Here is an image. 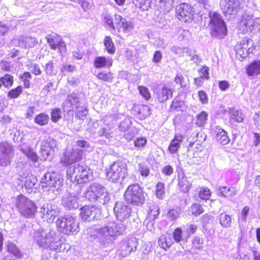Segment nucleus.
I'll list each match as a JSON object with an SVG mask.
<instances>
[{
	"instance_id": "nucleus-1",
	"label": "nucleus",
	"mask_w": 260,
	"mask_h": 260,
	"mask_svg": "<svg viewBox=\"0 0 260 260\" xmlns=\"http://www.w3.org/2000/svg\"><path fill=\"white\" fill-rule=\"evenodd\" d=\"M34 242L40 248L49 249L56 251H68L70 246L63 243L56 236L55 232H47L43 229H39L33 233Z\"/></svg>"
},
{
	"instance_id": "nucleus-2",
	"label": "nucleus",
	"mask_w": 260,
	"mask_h": 260,
	"mask_svg": "<svg viewBox=\"0 0 260 260\" xmlns=\"http://www.w3.org/2000/svg\"><path fill=\"white\" fill-rule=\"evenodd\" d=\"M125 227V224L121 221L110 222L98 230L96 236L100 244L104 247H108L112 244L117 237L124 232Z\"/></svg>"
},
{
	"instance_id": "nucleus-3",
	"label": "nucleus",
	"mask_w": 260,
	"mask_h": 260,
	"mask_svg": "<svg viewBox=\"0 0 260 260\" xmlns=\"http://www.w3.org/2000/svg\"><path fill=\"white\" fill-rule=\"evenodd\" d=\"M67 176L71 182L85 183L92 179V172L89 168L84 164H76L70 167L67 171Z\"/></svg>"
},
{
	"instance_id": "nucleus-4",
	"label": "nucleus",
	"mask_w": 260,
	"mask_h": 260,
	"mask_svg": "<svg viewBox=\"0 0 260 260\" xmlns=\"http://www.w3.org/2000/svg\"><path fill=\"white\" fill-rule=\"evenodd\" d=\"M85 197L90 202L98 201L103 204H106L110 200L109 194L106 188L99 183L90 185L86 189Z\"/></svg>"
},
{
	"instance_id": "nucleus-5",
	"label": "nucleus",
	"mask_w": 260,
	"mask_h": 260,
	"mask_svg": "<svg viewBox=\"0 0 260 260\" xmlns=\"http://www.w3.org/2000/svg\"><path fill=\"white\" fill-rule=\"evenodd\" d=\"M209 17L211 36L219 39L223 38L226 35L227 28L222 17L215 12L210 13Z\"/></svg>"
},
{
	"instance_id": "nucleus-6",
	"label": "nucleus",
	"mask_w": 260,
	"mask_h": 260,
	"mask_svg": "<svg viewBox=\"0 0 260 260\" xmlns=\"http://www.w3.org/2000/svg\"><path fill=\"white\" fill-rule=\"evenodd\" d=\"M56 224L58 231L65 235L75 234L79 231V222L72 216L59 217Z\"/></svg>"
},
{
	"instance_id": "nucleus-7",
	"label": "nucleus",
	"mask_w": 260,
	"mask_h": 260,
	"mask_svg": "<svg viewBox=\"0 0 260 260\" xmlns=\"http://www.w3.org/2000/svg\"><path fill=\"white\" fill-rule=\"evenodd\" d=\"M127 176V166L122 161L113 163L107 172V177L113 182L122 183Z\"/></svg>"
},
{
	"instance_id": "nucleus-8",
	"label": "nucleus",
	"mask_w": 260,
	"mask_h": 260,
	"mask_svg": "<svg viewBox=\"0 0 260 260\" xmlns=\"http://www.w3.org/2000/svg\"><path fill=\"white\" fill-rule=\"evenodd\" d=\"M77 144L81 149H77L72 151H67L60 160V162L63 166H67L80 160L83 154L82 152L87 150V148L89 147V143L83 140L78 141Z\"/></svg>"
},
{
	"instance_id": "nucleus-9",
	"label": "nucleus",
	"mask_w": 260,
	"mask_h": 260,
	"mask_svg": "<svg viewBox=\"0 0 260 260\" xmlns=\"http://www.w3.org/2000/svg\"><path fill=\"white\" fill-rule=\"evenodd\" d=\"M40 183L46 190L55 193L61 188L63 179L55 172H47L41 178Z\"/></svg>"
},
{
	"instance_id": "nucleus-10",
	"label": "nucleus",
	"mask_w": 260,
	"mask_h": 260,
	"mask_svg": "<svg viewBox=\"0 0 260 260\" xmlns=\"http://www.w3.org/2000/svg\"><path fill=\"white\" fill-rule=\"evenodd\" d=\"M124 196L127 203L134 205L143 204L145 201L144 191L138 184L129 185L125 191Z\"/></svg>"
},
{
	"instance_id": "nucleus-11",
	"label": "nucleus",
	"mask_w": 260,
	"mask_h": 260,
	"mask_svg": "<svg viewBox=\"0 0 260 260\" xmlns=\"http://www.w3.org/2000/svg\"><path fill=\"white\" fill-rule=\"evenodd\" d=\"M15 206L19 213L24 217H32L36 211L35 204L23 195H19L15 199Z\"/></svg>"
},
{
	"instance_id": "nucleus-12",
	"label": "nucleus",
	"mask_w": 260,
	"mask_h": 260,
	"mask_svg": "<svg viewBox=\"0 0 260 260\" xmlns=\"http://www.w3.org/2000/svg\"><path fill=\"white\" fill-rule=\"evenodd\" d=\"M14 155V147L7 142L0 143V166L7 167L10 165Z\"/></svg>"
},
{
	"instance_id": "nucleus-13",
	"label": "nucleus",
	"mask_w": 260,
	"mask_h": 260,
	"mask_svg": "<svg viewBox=\"0 0 260 260\" xmlns=\"http://www.w3.org/2000/svg\"><path fill=\"white\" fill-rule=\"evenodd\" d=\"M57 206L51 203L44 204L40 208V217L47 222H53L55 218L59 214Z\"/></svg>"
},
{
	"instance_id": "nucleus-14",
	"label": "nucleus",
	"mask_w": 260,
	"mask_h": 260,
	"mask_svg": "<svg viewBox=\"0 0 260 260\" xmlns=\"http://www.w3.org/2000/svg\"><path fill=\"white\" fill-rule=\"evenodd\" d=\"M177 18L184 22H189L193 19L192 7L187 3H181L176 7Z\"/></svg>"
},
{
	"instance_id": "nucleus-15",
	"label": "nucleus",
	"mask_w": 260,
	"mask_h": 260,
	"mask_svg": "<svg viewBox=\"0 0 260 260\" xmlns=\"http://www.w3.org/2000/svg\"><path fill=\"white\" fill-rule=\"evenodd\" d=\"M252 41L248 38L243 39L235 46L237 58L239 60L245 58L252 52Z\"/></svg>"
},
{
	"instance_id": "nucleus-16",
	"label": "nucleus",
	"mask_w": 260,
	"mask_h": 260,
	"mask_svg": "<svg viewBox=\"0 0 260 260\" xmlns=\"http://www.w3.org/2000/svg\"><path fill=\"white\" fill-rule=\"evenodd\" d=\"M138 246V240L135 237L124 239L121 241L119 249V253L123 256L129 255L133 251H135Z\"/></svg>"
},
{
	"instance_id": "nucleus-17",
	"label": "nucleus",
	"mask_w": 260,
	"mask_h": 260,
	"mask_svg": "<svg viewBox=\"0 0 260 260\" xmlns=\"http://www.w3.org/2000/svg\"><path fill=\"white\" fill-rule=\"evenodd\" d=\"M56 147V141L53 139L48 137L43 140L41 144L40 153L43 159H47L49 156L54 152Z\"/></svg>"
},
{
	"instance_id": "nucleus-18",
	"label": "nucleus",
	"mask_w": 260,
	"mask_h": 260,
	"mask_svg": "<svg viewBox=\"0 0 260 260\" xmlns=\"http://www.w3.org/2000/svg\"><path fill=\"white\" fill-rule=\"evenodd\" d=\"M114 212L117 219L121 221L130 216L131 208L127 205V203L117 202L115 205Z\"/></svg>"
},
{
	"instance_id": "nucleus-19",
	"label": "nucleus",
	"mask_w": 260,
	"mask_h": 260,
	"mask_svg": "<svg viewBox=\"0 0 260 260\" xmlns=\"http://www.w3.org/2000/svg\"><path fill=\"white\" fill-rule=\"evenodd\" d=\"M80 216L84 221L98 219L100 217V211L94 206H85L80 209Z\"/></svg>"
},
{
	"instance_id": "nucleus-20",
	"label": "nucleus",
	"mask_w": 260,
	"mask_h": 260,
	"mask_svg": "<svg viewBox=\"0 0 260 260\" xmlns=\"http://www.w3.org/2000/svg\"><path fill=\"white\" fill-rule=\"evenodd\" d=\"M79 195L75 193H68L62 198L61 204L68 210L77 209L79 207Z\"/></svg>"
},
{
	"instance_id": "nucleus-21",
	"label": "nucleus",
	"mask_w": 260,
	"mask_h": 260,
	"mask_svg": "<svg viewBox=\"0 0 260 260\" xmlns=\"http://www.w3.org/2000/svg\"><path fill=\"white\" fill-rule=\"evenodd\" d=\"M220 7L225 15L236 14L239 9L238 0H221Z\"/></svg>"
},
{
	"instance_id": "nucleus-22",
	"label": "nucleus",
	"mask_w": 260,
	"mask_h": 260,
	"mask_svg": "<svg viewBox=\"0 0 260 260\" xmlns=\"http://www.w3.org/2000/svg\"><path fill=\"white\" fill-rule=\"evenodd\" d=\"M114 21L115 29H117L119 32H129L133 29V25L132 22L127 21L125 18L119 14H115L114 15Z\"/></svg>"
},
{
	"instance_id": "nucleus-23",
	"label": "nucleus",
	"mask_w": 260,
	"mask_h": 260,
	"mask_svg": "<svg viewBox=\"0 0 260 260\" xmlns=\"http://www.w3.org/2000/svg\"><path fill=\"white\" fill-rule=\"evenodd\" d=\"M20 180L24 185L26 191L30 193L32 192L33 188H36L35 186L37 183V178L32 174L27 173L26 175L24 174V176H19Z\"/></svg>"
},
{
	"instance_id": "nucleus-24",
	"label": "nucleus",
	"mask_w": 260,
	"mask_h": 260,
	"mask_svg": "<svg viewBox=\"0 0 260 260\" xmlns=\"http://www.w3.org/2000/svg\"><path fill=\"white\" fill-rule=\"evenodd\" d=\"M178 184L180 191L186 193L189 191L192 186V180L187 178L183 172L178 174Z\"/></svg>"
},
{
	"instance_id": "nucleus-25",
	"label": "nucleus",
	"mask_w": 260,
	"mask_h": 260,
	"mask_svg": "<svg viewBox=\"0 0 260 260\" xmlns=\"http://www.w3.org/2000/svg\"><path fill=\"white\" fill-rule=\"evenodd\" d=\"M17 42L19 46L25 48L33 47L38 43L36 38L30 37H22L18 40H15L13 43L16 44Z\"/></svg>"
},
{
	"instance_id": "nucleus-26",
	"label": "nucleus",
	"mask_w": 260,
	"mask_h": 260,
	"mask_svg": "<svg viewBox=\"0 0 260 260\" xmlns=\"http://www.w3.org/2000/svg\"><path fill=\"white\" fill-rule=\"evenodd\" d=\"M237 190L234 187L220 186L217 188V194L225 198H230L236 196Z\"/></svg>"
},
{
	"instance_id": "nucleus-27",
	"label": "nucleus",
	"mask_w": 260,
	"mask_h": 260,
	"mask_svg": "<svg viewBox=\"0 0 260 260\" xmlns=\"http://www.w3.org/2000/svg\"><path fill=\"white\" fill-rule=\"evenodd\" d=\"M112 63V59L110 57L98 56L94 59V66L96 68L110 67Z\"/></svg>"
},
{
	"instance_id": "nucleus-28",
	"label": "nucleus",
	"mask_w": 260,
	"mask_h": 260,
	"mask_svg": "<svg viewBox=\"0 0 260 260\" xmlns=\"http://www.w3.org/2000/svg\"><path fill=\"white\" fill-rule=\"evenodd\" d=\"M223 114L226 112L230 114V120H234L237 122H242L245 118V115L241 110H236L234 108H230L229 110H223Z\"/></svg>"
},
{
	"instance_id": "nucleus-29",
	"label": "nucleus",
	"mask_w": 260,
	"mask_h": 260,
	"mask_svg": "<svg viewBox=\"0 0 260 260\" xmlns=\"http://www.w3.org/2000/svg\"><path fill=\"white\" fill-rule=\"evenodd\" d=\"M121 116L122 114L120 113L108 114L104 117L103 119L105 124L111 129L113 128L116 121L121 118Z\"/></svg>"
},
{
	"instance_id": "nucleus-30",
	"label": "nucleus",
	"mask_w": 260,
	"mask_h": 260,
	"mask_svg": "<svg viewBox=\"0 0 260 260\" xmlns=\"http://www.w3.org/2000/svg\"><path fill=\"white\" fill-rule=\"evenodd\" d=\"M183 138V136L180 134L175 136L168 147V151L170 153L174 154L177 152L180 147Z\"/></svg>"
},
{
	"instance_id": "nucleus-31",
	"label": "nucleus",
	"mask_w": 260,
	"mask_h": 260,
	"mask_svg": "<svg viewBox=\"0 0 260 260\" xmlns=\"http://www.w3.org/2000/svg\"><path fill=\"white\" fill-rule=\"evenodd\" d=\"M158 243L160 247L166 250L173 243V239L170 234H166L159 238Z\"/></svg>"
},
{
	"instance_id": "nucleus-32",
	"label": "nucleus",
	"mask_w": 260,
	"mask_h": 260,
	"mask_svg": "<svg viewBox=\"0 0 260 260\" xmlns=\"http://www.w3.org/2000/svg\"><path fill=\"white\" fill-rule=\"evenodd\" d=\"M215 133L217 141L222 145L227 144L230 139L227 135V133L219 127H216Z\"/></svg>"
},
{
	"instance_id": "nucleus-33",
	"label": "nucleus",
	"mask_w": 260,
	"mask_h": 260,
	"mask_svg": "<svg viewBox=\"0 0 260 260\" xmlns=\"http://www.w3.org/2000/svg\"><path fill=\"white\" fill-rule=\"evenodd\" d=\"M46 39L51 48L53 50L62 45L61 39L56 34L49 35L46 37Z\"/></svg>"
},
{
	"instance_id": "nucleus-34",
	"label": "nucleus",
	"mask_w": 260,
	"mask_h": 260,
	"mask_svg": "<svg viewBox=\"0 0 260 260\" xmlns=\"http://www.w3.org/2000/svg\"><path fill=\"white\" fill-rule=\"evenodd\" d=\"M173 91L172 89L167 86H164L157 93L158 100L163 102L168 99L172 97Z\"/></svg>"
},
{
	"instance_id": "nucleus-35",
	"label": "nucleus",
	"mask_w": 260,
	"mask_h": 260,
	"mask_svg": "<svg viewBox=\"0 0 260 260\" xmlns=\"http://www.w3.org/2000/svg\"><path fill=\"white\" fill-rule=\"evenodd\" d=\"M246 71L249 76H257L260 74V60L250 63L246 68Z\"/></svg>"
},
{
	"instance_id": "nucleus-36",
	"label": "nucleus",
	"mask_w": 260,
	"mask_h": 260,
	"mask_svg": "<svg viewBox=\"0 0 260 260\" xmlns=\"http://www.w3.org/2000/svg\"><path fill=\"white\" fill-rule=\"evenodd\" d=\"M220 224L222 227L228 228L231 227L232 223L231 216L225 212L220 213L217 217Z\"/></svg>"
},
{
	"instance_id": "nucleus-37",
	"label": "nucleus",
	"mask_w": 260,
	"mask_h": 260,
	"mask_svg": "<svg viewBox=\"0 0 260 260\" xmlns=\"http://www.w3.org/2000/svg\"><path fill=\"white\" fill-rule=\"evenodd\" d=\"M160 11L164 13L169 12L173 8L174 0H156Z\"/></svg>"
},
{
	"instance_id": "nucleus-38",
	"label": "nucleus",
	"mask_w": 260,
	"mask_h": 260,
	"mask_svg": "<svg viewBox=\"0 0 260 260\" xmlns=\"http://www.w3.org/2000/svg\"><path fill=\"white\" fill-rule=\"evenodd\" d=\"M186 109V106L184 103L180 100H178L176 99H174L172 101L170 108L171 112L174 111H183Z\"/></svg>"
},
{
	"instance_id": "nucleus-39",
	"label": "nucleus",
	"mask_w": 260,
	"mask_h": 260,
	"mask_svg": "<svg viewBox=\"0 0 260 260\" xmlns=\"http://www.w3.org/2000/svg\"><path fill=\"white\" fill-rule=\"evenodd\" d=\"M104 44L105 49L108 53L113 54L115 53L116 49L114 43L110 36H106L104 40Z\"/></svg>"
},
{
	"instance_id": "nucleus-40",
	"label": "nucleus",
	"mask_w": 260,
	"mask_h": 260,
	"mask_svg": "<svg viewBox=\"0 0 260 260\" xmlns=\"http://www.w3.org/2000/svg\"><path fill=\"white\" fill-rule=\"evenodd\" d=\"M159 208L155 204H151L149 207V211L147 217L150 220L155 219L159 214Z\"/></svg>"
},
{
	"instance_id": "nucleus-41",
	"label": "nucleus",
	"mask_w": 260,
	"mask_h": 260,
	"mask_svg": "<svg viewBox=\"0 0 260 260\" xmlns=\"http://www.w3.org/2000/svg\"><path fill=\"white\" fill-rule=\"evenodd\" d=\"M7 249L9 253L13 254L17 257H20L22 255V253L18 247L11 241L7 242Z\"/></svg>"
},
{
	"instance_id": "nucleus-42",
	"label": "nucleus",
	"mask_w": 260,
	"mask_h": 260,
	"mask_svg": "<svg viewBox=\"0 0 260 260\" xmlns=\"http://www.w3.org/2000/svg\"><path fill=\"white\" fill-rule=\"evenodd\" d=\"M151 1V0H133V3L136 7L142 11H145L149 8Z\"/></svg>"
},
{
	"instance_id": "nucleus-43",
	"label": "nucleus",
	"mask_w": 260,
	"mask_h": 260,
	"mask_svg": "<svg viewBox=\"0 0 260 260\" xmlns=\"http://www.w3.org/2000/svg\"><path fill=\"white\" fill-rule=\"evenodd\" d=\"M249 212V207L245 206L240 214L238 215V222L239 225H243L245 223L247 217Z\"/></svg>"
},
{
	"instance_id": "nucleus-44",
	"label": "nucleus",
	"mask_w": 260,
	"mask_h": 260,
	"mask_svg": "<svg viewBox=\"0 0 260 260\" xmlns=\"http://www.w3.org/2000/svg\"><path fill=\"white\" fill-rule=\"evenodd\" d=\"M49 119V116L43 113L38 114L35 117V122L40 125H45L48 123Z\"/></svg>"
},
{
	"instance_id": "nucleus-45",
	"label": "nucleus",
	"mask_w": 260,
	"mask_h": 260,
	"mask_svg": "<svg viewBox=\"0 0 260 260\" xmlns=\"http://www.w3.org/2000/svg\"><path fill=\"white\" fill-rule=\"evenodd\" d=\"M21 150L22 152L32 161L36 162L38 160V157L37 154L30 148L27 147L26 149L22 148Z\"/></svg>"
},
{
	"instance_id": "nucleus-46",
	"label": "nucleus",
	"mask_w": 260,
	"mask_h": 260,
	"mask_svg": "<svg viewBox=\"0 0 260 260\" xmlns=\"http://www.w3.org/2000/svg\"><path fill=\"white\" fill-rule=\"evenodd\" d=\"M132 123V122L130 118H125L119 123L118 125L119 130L123 132L128 131Z\"/></svg>"
},
{
	"instance_id": "nucleus-47",
	"label": "nucleus",
	"mask_w": 260,
	"mask_h": 260,
	"mask_svg": "<svg viewBox=\"0 0 260 260\" xmlns=\"http://www.w3.org/2000/svg\"><path fill=\"white\" fill-rule=\"evenodd\" d=\"M13 83V78L10 75H6L0 78V88L3 85L6 87H11Z\"/></svg>"
},
{
	"instance_id": "nucleus-48",
	"label": "nucleus",
	"mask_w": 260,
	"mask_h": 260,
	"mask_svg": "<svg viewBox=\"0 0 260 260\" xmlns=\"http://www.w3.org/2000/svg\"><path fill=\"white\" fill-rule=\"evenodd\" d=\"M155 193L156 197L159 199H162L165 197V185L163 183L159 182L156 186Z\"/></svg>"
},
{
	"instance_id": "nucleus-49",
	"label": "nucleus",
	"mask_w": 260,
	"mask_h": 260,
	"mask_svg": "<svg viewBox=\"0 0 260 260\" xmlns=\"http://www.w3.org/2000/svg\"><path fill=\"white\" fill-rule=\"evenodd\" d=\"M104 18V22L106 23L110 28L115 30V24L114 22L113 17L110 14L105 13L103 15Z\"/></svg>"
},
{
	"instance_id": "nucleus-50",
	"label": "nucleus",
	"mask_w": 260,
	"mask_h": 260,
	"mask_svg": "<svg viewBox=\"0 0 260 260\" xmlns=\"http://www.w3.org/2000/svg\"><path fill=\"white\" fill-rule=\"evenodd\" d=\"M207 113L205 111L201 112L197 116L196 124L199 126H203L207 120Z\"/></svg>"
},
{
	"instance_id": "nucleus-51",
	"label": "nucleus",
	"mask_w": 260,
	"mask_h": 260,
	"mask_svg": "<svg viewBox=\"0 0 260 260\" xmlns=\"http://www.w3.org/2000/svg\"><path fill=\"white\" fill-rule=\"evenodd\" d=\"M46 74L48 76H53L56 75L57 70L55 69L53 63L49 61L47 63L44 67Z\"/></svg>"
},
{
	"instance_id": "nucleus-52",
	"label": "nucleus",
	"mask_w": 260,
	"mask_h": 260,
	"mask_svg": "<svg viewBox=\"0 0 260 260\" xmlns=\"http://www.w3.org/2000/svg\"><path fill=\"white\" fill-rule=\"evenodd\" d=\"M88 114V110L83 107H76V116L80 119H84Z\"/></svg>"
},
{
	"instance_id": "nucleus-53",
	"label": "nucleus",
	"mask_w": 260,
	"mask_h": 260,
	"mask_svg": "<svg viewBox=\"0 0 260 260\" xmlns=\"http://www.w3.org/2000/svg\"><path fill=\"white\" fill-rule=\"evenodd\" d=\"M31 78V75L30 73L26 72L20 75V79L24 83L25 87L28 88L30 85V80Z\"/></svg>"
},
{
	"instance_id": "nucleus-54",
	"label": "nucleus",
	"mask_w": 260,
	"mask_h": 260,
	"mask_svg": "<svg viewBox=\"0 0 260 260\" xmlns=\"http://www.w3.org/2000/svg\"><path fill=\"white\" fill-rule=\"evenodd\" d=\"M61 117V112L59 108H55L52 110L51 112V119L54 122L58 121Z\"/></svg>"
},
{
	"instance_id": "nucleus-55",
	"label": "nucleus",
	"mask_w": 260,
	"mask_h": 260,
	"mask_svg": "<svg viewBox=\"0 0 260 260\" xmlns=\"http://www.w3.org/2000/svg\"><path fill=\"white\" fill-rule=\"evenodd\" d=\"M190 212L193 215L198 216L204 212V209L199 204H194L191 206Z\"/></svg>"
},
{
	"instance_id": "nucleus-56",
	"label": "nucleus",
	"mask_w": 260,
	"mask_h": 260,
	"mask_svg": "<svg viewBox=\"0 0 260 260\" xmlns=\"http://www.w3.org/2000/svg\"><path fill=\"white\" fill-rule=\"evenodd\" d=\"M199 196L202 200H208L211 196L210 190L207 187L201 188L199 193Z\"/></svg>"
},
{
	"instance_id": "nucleus-57",
	"label": "nucleus",
	"mask_w": 260,
	"mask_h": 260,
	"mask_svg": "<svg viewBox=\"0 0 260 260\" xmlns=\"http://www.w3.org/2000/svg\"><path fill=\"white\" fill-rule=\"evenodd\" d=\"M180 212L177 209H171L167 214V217L170 221L176 220L179 216Z\"/></svg>"
},
{
	"instance_id": "nucleus-58",
	"label": "nucleus",
	"mask_w": 260,
	"mask_h": 260,
	"mask_svg": "<svg viewBox=\"0 0 260 260\" xmlns=\"http://www.w3.org/2000/svg\"><path fill=\"white\" fill-rule=\"evenodd\" d=\"M147 141L144 137H138L134 141V145L138 148H144L146 144Z\"/></svg>"
},
{
	"instance_id": "nucleus-59",
	"label": "nucleus",
	"mask_w": 260,
	"mask_h": 260,
	"mask_svg": "<svg viewBox=\"0 0 260 260\" xmlns=\"http://www.w3.org/2000/svg\"><path fill=\"white\" fill-rule=\"evenodd\" d=\"M28 69L35 75H40L42 74V71L40 66L37 63H30L28 65Z\"/></svg>"
},
{
	"instance_id": "nucleus-60",
	"label": "nucleus",
	"mask_w": 260,
	"mask_h": 260,
	"mask_svg": "<svg viewBox=\"0 0 260 260\" xmlns=\"http://www.w3.org/2000/svg\"><path fill=\"white\" fill-rule=\"evenodd\" d=\"M138 88L140 93L145 100H148L150 98V93L146 87L142 86H139Z\"/></svg>"
},
{
	"instance_id": "nucleus-61",
	"label": "nucleus",
	"mask_w": 260,
	"mask_h": 260,
	"mask_svg": "<svg viewBox=\"0 0 260 260\" xmlns=\"http://www.w3.org/2000/svg\"><path fill=\"white\" fill-rule=\"evenodd\" d=\"M22 91V87L19 86L16 88L11 90L8 93V96L12 99L16 98L20 94Z\"/></svg>"
},
{
	"instance_id": "nucleus-62",
	"label": "nucleus",
	"mask_w": 260,
	"mask_h": 260,
	"mask_svg": "<svg viewBox=\"0 0 260 260\" xmlns=\"http://www.w3.org/2000/svg\"><path fill=\"white\" fill-rule=\"evenodd\" d=\"M97 77L99 79L105 81L111 82L112 79V76L110 73L100 72L97 75Z\"/></svg>"
},
{
	"instance_id": "nucleus-63",
	"label": "nucleus",
	"mask_w": 260,
	"mask_h": 260,
	"mask_svg": "<svg viewBox=\"0 0 260 260\" xmlns=\"http://www.w3.org/2000/svg\"><path fill=\"white\" fill-rule=\"evenodd\" d=\"M161 172L165 176H170L174 173V169L172 166L168 165L162 168Z\"/></svg>"
},
{
	"instance_id": "nucleus-64",
	"label": "nucleus",
	"mask_w": 260,
	"mask_h": 260,
	"mask_svg": "<svg viewBox=\"0 0 260 260\" xmlns=\"http://www.w3.org/2000/svg\"><path fill=\"white\" fill-rule=\"evenodd\" d=\"M203 240L199 237H196L192 240V245L197 249H201L203 247Z\"/></svg>"
}]
</instances>
